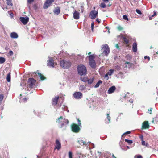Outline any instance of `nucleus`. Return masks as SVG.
<instances>
[{
    "mask_svg": "<svg viewBox=\"0 0 158 158\" xmlns=\"http://www.w3.org/2000/svg\"><path fill=\"white\" fill-rule=\"evenodd\" d=\"M137 158H142V157L141 155H139L138 156Z\"/></svg>",
    "mask_w": 158,
    "mask_h": 158,
    "instance_id": "e2e57ef3",
    "label": "nucleus"
},
{
    "mask_svg": "<svg viewBox=\"0 0 158 158\" xmlns=\"http://www.w3.org/2000/svg\"><path fill=\"white\" fill-rule=\"evenodd\" d=\"M74 97L76 99H81L82 97V94L80 92H76L73 94Z\"/></svg>",
    "mask_w": 158,
    "mask_h": 158,
    "instance_id": "1a4fd4ad",
    "label": "nucleus"
},
{
    "mask_svg": "<svg viewBox=\"0 0 158 158\" xmlns=\"http://www.w3.org/2000/svg\"><path fill=\"white\" fill-rule=\"evenodd\" d=\"M77 121H78V126L79 127H81V121L79 119H77Z\"/></svg>",
    "mask_w": 158,
    "mask_h": 158,
    "instance_id": "37998d69",
    "label": "nucleus"
},
{
    "mask_svg": "<svg viewBox=\"0 0 158 158\" xmlns=\"http://www.w3.org/2000/svg\"><path fill=\"white\" fill-rule=\"evenodd\" d=\"M126 58L127 59H129V60H130L131 59V57L130 55H128L126 56Z\"/></svg>",
    "mask_w": 158,
    "mask_h": 158,
    "instance_id": "49530a36",
    "label": "nucleus"
},
{
    "mask_svg": "<svg viewBox=\"0 0 158 158\" xmlns=\"http://www.w3.org/2000/svg\"><path fill=\"white\" fill-rule=\"evenodd\" d=\"M116 88L114 86H113L109 88L108 90V94H111L113 93L115 90Z\"/></svg>",
    "mask_w": 158,
    "mask_h": 158,
    "instance_id": "f3484780",
    "label": "nucleus"
},
{
    "mask_svg": "<svg viewBox=\"0 0 158 158\" xmlns=\"http://www.w3.org/2000/svg\"><path fill=\"white\" fill-rule=\"evenodd\" d=\"M78 74L81 76L85 75L87 74L86 67L83 64L78 65L77 67Z\"/></svg>",
    "mask_w": 158,
    "mask_h": 158,
    "instance_id": "f03ea898",
    "label": "nucleus"
},
{
    "mask_svg": "<svg viewBox=\"0 0 158 158\" xmlns=\"http://www.w3.org/2000/svg\"><path fill=\"white\" fill-rule=\"evenodd\" d=\"M122 38H123L124 41L126 43V44H128L129 43V40L123 36H122Z\"/></svg>",
    "mask_w": 158,
    "mask_h": 158,
    "instance_id": "c9c22d12",
    "label": "nucleus"
},
{
    "mask_svg": "<svg viewBox=\"0 0 158 158\" xmlns=\"http://www.w3.org/2000/svg\"><path fill=\"white\" fill-rule=\"evenodd\" d=\"M10 37L12 38L16 39L18 38V36L17 33L15 32H12L10 34Z\"/></svg>",
    "mask_w": 158,
    "mask_h": 158,
    "instance_id": "6ab92c4d",
    "label": "nucleus"
},
{
    "mask_svg": "<svg viewBox=\"0 0 158 158\" xmlns=\"http://www.w3.org/2000/svg\"><path fill=\"white\" fill-rule=\"evenodd\" d=\"M96 63L95 60L89 61V65L92 68L94 69L96 67Z\"/></svg>",
    "mask_w": 158,
    "mask_h": 158,
    "instance_id": "2eb2a0df",
    "label": "nucleus"
},
{
    "mask_svg": "<svg viewBox=\"0 0 158 158\" xmlns=\"http://www.w3.org/2000/svg\"><path fill=\"white\" fill-rule=\"evenodd\" d=\"M63 52L61 51L60 52L59 55H60V56H61V55H62V54H63Z\"/></svg>",
    "mask_w": 158,
    "mask_h": 158,
    "instance_id": "0e129e2a",
    "label": "nucleus"
},
{
    "mask_svg": "<svg viewBox=\"0 0 158 158\" xmlns=\"http://www.w3.org/2000/svg\"><path fill=\"white\" fill-rule=\"evenodd\" d=\"M94 58L95 57L94 55H89V61L91 60H94Z\"/></svg>",
    "mask_w": 158,
    "mask_h": 158,
    "instance_id": "a878e982",
    "label": "nucleus"
},
{
    "mask_svg": "<svg viewBox=\"0 0 158 158\" xmlns=\"http://www.w3.org/2000/svg\"><path fill=\"white\" fill-rule=\"evenodd\" d=\"M102 46V48L103 49V52L106 55H107L110 52V49L109 46L107 44H105Z\"/></svg>",
    "mask_w": 158,
    "mask_h": 158,
    "instance_id": "39448f33",
    "label": "nucleus"
},
{
    "mask_svg": "<svg viewBox=\"0 0 158 158\" xmlns=\"http://www.w3.org/2000/svg\"><path fill=\"white\" fill-rule=\"evenodd\" d=\"M109 114H107V117L106 118L108 119V121L107 122L106 121V123H109L110 122V117L109 116Z\"/></svg>",
    "mask_w": 158,
    "mask_h": 158,
    "instance_id": "393cba45",
    "label": "nucleus"
},
{
    "mask_svg": "<svg viewBox=\"0 0 158 158\" xmlns=\"http://www.w3.org/2000/svg\"><path fill=\"white\" fill-rule=\"evenodd\" d=\"M81 80H82V81L84 82H85L86 81H85V80H84V79Z\"/></svg>",
    "mask_w": 158,
    "mask_h": 158,
    "instance_id": "774afa93",
    "label": "nucleus"
},
{
    "mask_svg": "<svg viewBox=\"0 0 158 158\" xmlns=\"http://www.w3.org/2000/svg\"><path fill=\"white\" fill-rule=\"evenodd\" d=\"M102 82L101 80H99L98 81V82H97V83L94 86V87L95 88H97L99 86L100 84H102Z\"/></svg>",
    "mask_w": 158,
    "mask_h": 158,
    "instance_id": "5701e85b",
    "label": "nucleus"
},
{
    "mask_svg": "<svg viewBox=\"0 0 158 158\" xmlns=\"http://www.w3.org/2000/svg\"><path fill=\"white\" fill-rule=\"evenodd\" d=\"M5 61V59L4 57H0V64L4 63Z\"/></svg>",
    "mask_w": 158,
    "mask_h": 158,
    "instance_id": "c85d7f7f",
    "label": "nucleus"
},
{
    "mask_svg": "<svg viewBox=\"0 0 158 158\" xmlns=\"http://www.w3.org/2000/svg\"><path fill=\"white\" fill-rule=\"evenodd\" d=\"M136 11L139 15H141V14H142L141 12L139 9H136Z\"/></svg>",
    "mask_w": 158,
    "mask_h": 158,
    "instance_id": "79ce46f5",
    "label": "nucleus"
},
{
    "mask_svg": "<svg viewBox=\"0 0 158 158\" xmlns=\"http://www.w3.org/2000/svg\"><path fill=\"white\" fill-rule=\"evenodd\" d=\"M7 1V4L8 5H10L12 6L13 5V4L11 2L12 0H6Z\"/></svg>",
    "mask_w": 158,
    "mask_h": 158,
    "instance_id": "c756f323",
    "label": "nucleus"
},
{
    "mask_svg": "<svg viewBox=\"0 0 158 158\" xmlns=\"http://www.w3.org/2000/svg\"><path fill=\"white\" fill-rule=\"evenodd\" d=\"M79 89L80 90H83L85 89V87L84 85H81L80 86Z\"/></svg>",
    "mask_w": 158,
    "mask_h": 158,
    "instance_id": "e433bc0d",
    "label": "nucleus"
},
{
    "mask_svg": "<svg viewBox=\"0 0 158 158\" xmlns=\"http://www.w3.org/2000/svg\"><path fill=\"white\" fill-rule=\"evenodd\" d=\"M144 58L145 59H148V60L149 61L150 59V57L149 56H145L144 57Z\"/></svg>",
    "mask_w": 158,
    "mask_h": 158,
    "instance_id": "603ef678",
    "label": "nucleus"
},
{
    "mask_svg": "<svg viewBox=\"0 0 158 158\" xmlns=\"http://www.w3.org/2000/svg\"><path fill=\"white\" fill-rule=\"evenodd\" d=\"M54 0H46L44 5V8L46 9L50 6L51 4L54 2Z\"/></svg>",
    "mask_w": 158,
    "mask_h": 158,
    "instance_id": "0eeeda50",
    "label": "nucleus"
},
{
    "mask_svg": "<svg viewBox=\"0 0 158 158\" xmlns=\"http://www.w3.org/2000/svg\"><path fill=\"white\" fill-rule=\"evenodd\" d=\"M132 50L134 52H136L137 51V44L136 42H134L132 44Z\"/></svg>",
    "mask_w": 158,
    "mask_h": 158,
    "instance_id": "a211bd4d",
    "label": "nucleus"
},
{
    "mask_svg": "<svg viewBox=\"0 0 158 158\" xmlns=\"http://www.w3.org/2000/svg\"><path fill=\"white\" fill-rule=\"evenodd\" d=\"M149 127V125L148 124V122L147 121H144L142 125V128L143 129L148 128Z\"/></svg>",
    "mask_w": 158,
    "mask_h": 158,
    "instance_id": "4468645a",
    "label": "nucleus"
},
{
    "mask_svg": "<svg viewBox=\"0 0 158 158\" xmlns=\"http://www.w3.org/2000/svg\"><path fill=\"white\" fill-rule=\"evenodd\" d=\"M100 7L103 8H105L106 7V6L105 3L104 2H102L100 5Z\"/></svg>",
    "mask_w": 158,
    "mask_h": 158,
    "instance_id": "f704fd0d",
    "label": "nucleus"
},
{
    "mask_svg": "<svg viewBox=\"0 0 158 158\" xmlns=\"http://www.w3.org/2000/svg\"><path fill=\"white\" fill-rule=\"evenodd\" d=\"M9 53L10 56H12L13 54V53L12 51H10L9 52Z\"/></svg>",
    "mask_w": 158,
    "mask_h": 158,
    "instance_id": "4d7b16f0",
    "label": "nucleus"
},
{
    "mask_svg": "<svg viewBox=\"0 0 158 158\" xmlns=\"http://www.w3.org/2000/svg\"><path fill=\"white\" fill-rule=\"evenodd\" d=\"M61 148L60 142L58 139H56L55 141V149H57L58 150H60Z\"/></svg>",
    "mask_w": 158,
    "mask_h": 158,
    "instance_id": "f8f14e48",
    "label": "nucleus"
},
{
    "mask_svg": "<svg viewBox=\"0 0 158 158\" xmlns=\"http://www.w3.org/2000/svg\"><path fill=\"white\" fill-rule=\"evenodd\" d=\"M152 108H150V109H148V111H149V113L150 114H151L152 111Z\"/></svg>",
    "mask_w": 158,
    "mask_h": 158,
    "instance_id": "5fc2aeb1",
    "label": "nucleus"
},
{
    "mask_svg": "<svg viewBox=\"0 0 158 158\" xmlns=\"http://www.w3.org/2000/svg\"><path fill=\"white\" fill-rule=\"evenodd\" d=\"M47 61V65L48 66L52 67L53 68L54 67V61L52 57H48Z\"/></svg>",
    "mask_w": 158,
    "mask_h": 158,
    "instance_id": "9d476101",
    "label": "nucleus"
},
{
    "mask_svg": "<svg viewBox=\"0 0 158 158\" xmlns=\"http://www.w3.org/2000/svg\"><path fill=\"white\" fill-rule=\"evenodd\" d=\"M108 75H109L107 73H106L104 77L105 78H106V80H108Z\"/></svg>",
    "mask_w": 158,
    "mask_h": 158,
    "instance_id": "de8ad7c7",
    "label": "nucleus"
},
{
    "mask_svg": "<svg viewBox=\"0 0 158 158\" xmlns=\"http://www.w3.org/2000/svg\"><path fill=\"white\" fill-rule=\"evenodd\" d=\"M140 139L142 140H142H143V135L140 136Z\"/></svg>",
    "mask_w": 158,
    "mask_h": 158,
    "instance_id": "13d9d810",
    "label": "nucleus"
},
{
    "mask_svg": "<svg viewBox=\"0 0 158 158\" xmlns=\"http://www.w3.org/2000/svg\"><path fill=\"white\" fill-rule=\"evenodd\" d=\"M125 141L127 142L129 144H131L133 143V141L132 140H129L127 139H125Z\"/></svg>",
    "mask_w": 158,
    "mask_h": 158,
    "instance_id": "2f4dec72",
    "label": "nucleus"
},
{
    "mask_svg": "<svg viewBox=\"0 0 158 158\" xmlns=\"http://www.w3.org/2000/svg\"><path fill=\"white\" fill-rule=\"evenodd\" d=\"M10 17L11 18H13V14L12 13H10Z\"/></svg>",
    "mask_w": 158,
    "mask_h": 158,
    "instance_id": "864d4df0",
    "label": "nucleus"
},
{
    "mask_svg": "<svg viewBox=\"0 0 158 158\" xmlns=\"http://www.w3.org/2000/svg\"><path fill=\"white\" fill-rule=\"evenodd\" d=\"M19 20L24 25H26L29 21V18L27 16L26 17H21L19 18Z\"/></svg>",
    "mask_w": 158,
    "mask_h": 158,
    "instance_id": "6e6552de",
    "label": "nucleus"
},
{
    "mask_svg": "<svg viewBox=\"0 0 158 158\" xmlns=\"http://www.w3.org/2000/svg\"><path fill=\"white\" fill-rule=\"evenodd\" d=\"M114 71V70L110 69L109 71L107 73L110 76L113 73Z\"/></svg>",
    "mask_w": 158,
    "mask_h": 158,
    "instance_id": "7c9ffc66",
    "label": "nucleus"
},
{
    "mask_svg": "<svg viewBox=\"0 0 158 158\" xmlns=\"http://www.w3.org/2000/svg\"><path fill=\"white\" fill-rule=\"evenodd\" d=\"M28 99V98H23V99L22 100V99H21L20 100H21V102H26V101H27V100Z\"/></svg>",
    "mask_w": 158,
    "mask_h": 158,
    "instance_id": "58836bf2",
    "label": "nucleus"
},
{
    "mask_svg": "<svg viewBox=\"0 0 158 158\" xmlns=\"http://www.w3.org/2000/svg\"><path fill=\"white\" fill-rule=\"evenodd\" d=\"M129 102L130 103H132L133 102V101L132 100H129Z\"/></svg>",
    "mask_w": 158,
    "mask_h": 158,
    "instance_id": "69168bd1",
    "label": "nucleus"
},
{
    "mask_svg": "<svg viewBox=\"0 0 158 158\" xmlns=\"http://www.w3.org/2000/svg\"><path fill=\"white\" fill-rule=\"evenodd\" d=\"M153 13H154L152 15V16H151L152 17H153L154 16L156 15V11H153Z\"/></svg>",
    "mask_w": 158,
    "mask_h": 158,
    "instance_id": "6e6d98bb",
    "label": "nucleus"
},
{
    "mask_svg": "<svg viewBox=\"0 0 158 158\" xmlns=\"http://www.w3.org/2000/svg\"><path fill=\"white\" fill-rule=\"evenodd\" d=\"M126 64H130V66L129 67H131V64L130 63V62H126Z\"/></svg>",
    "mask_w": 158,
    "mask_h": 158,
    "instance_id": "680f3d73",
    "label": "nucleus"
},
{
    "mask_svg": "<svg viewBox=\"0 0 158 158\" xmlns=\"http://www.w3.org/2000/svg\"><path fill=\"white\" fill-rule=\"evenodd\" d=\"M68 157L69 158H73V153L71 151H69L68 152Z\"/></svg>",
    "mask_w": 158,
    "mask_h": 158,
    "instance_id": "473e14b6",
    "label": "nucleus"
},
{
    "mask_svg": "<svg viewBox=\"0 0 158 158\" xmlns=\"http://www.w3.org/2000/svg\"><path fill=\"white\" fill-rule=\"evenodd\" d=\"M35 82L36 81L33 78H29L28 81L29 87L32 88L33 85H35Z\"/></svg>",
    "mask_w": 158,
    "mask_h": 158,
    "instance_id": "423d86ee",
    "label": "nucleus"
},
{
    "mask_svg": "<svg viewBox=\"0 0 158 158\" xmlns=\"http://www.w3.org/2000/svg\"><path fill=\"white\" fill-rule=\"evenodd\" d=\"M94 26V22H93L91 23V30L93 32V31Z\"/></svg>",
    "mask_w": 158,
    "mask_h": 158,
    "instance_id": "ea45409f",
    "label": "nucleus"
},
{
    "mask_svg": "<svg viewBox=\"0 0 158 158\" xmlns=\"http://www.w3.org/2000/svg\"><path fill=\"white\" fill-rule=\"evenodd\" d=\"M98 12L95 10H92L90 13L89 16L92 19L96 18L98 15Z\"/></svg>",
    "mask_w": 158,
    "mask_h": 158,
    "instance_id": "9b49d317",
    "label": "nucleus"
},
{
    "mask_svg": "<svg viewBox=\"0 0 158 158\" xmlns=\"http://www.w3.org/2000/svg\"><path fill=\"white\" fill-rule=\"evenodd\" d=\"M94 81V78H92L89 79H88L86 80V81H87L88 83V84H90L92 83Z\"/></svg>",
    "mask_w": 158,
    "mask_h": 158,
    "instance_id": "cd10ccee",
    "label": "nucleus"
},
{
    "mask_svg": "<svg viewBox=\"0 0 158 158\" xmlns=\"http://www.w3.org/2000/svg\"><path fill=\"white\" fill-rule=\"evenodd\" d=\"M56 122L58 123V126L60 128H63V130H64L66 129L69 121L67 119L60 116Z\"/></svg>",
    "mask_w": 158,
    "mask_h": 158,
    "instance_id": "f257e3e1",
    "label": "nucleus"
},
{
    "mask_svg": "<svg viewBox=\"0 0 158 158\" xmlns=\"http://www.w3.org/2000/svg\"><path fill=\"white\" fill-rule=\"evenodd\" d=\"M117 28L118 30L120 31L122 30L123 29V27H122L120 26H118Z\"/></svg>",
    "mask_w": 158,
    "mask_h": 158,
    "instance_id": "09e8293b",
    "label": "nucleus"
},
{
    "mask_svg": "<svg viewBox=\"0 0 158 158\" xmlns=\"http://www.w3.org/2000/svg\"><path fill=\"white\" fill-rule=\"evenodd\" d=\"M59 98V97H56L52 99V104L54 105H56L57 102Z\"/></svg>",
    "mask_w": 158,
    "mask_h": 158,
    "instance_id": "dca6fc26",
    "label": "nucleus"
},
{
    "mask_svg": "<svg viewBox=\"0 0 158 158\" xmlns=\"http://www.w3.org/2000/svg\"><path fill=\"white\" fill-rule=\"evenodd\" d=\"M71 63L70 61L67 60H63L60 62V65L61 67L64 69H67L70 67Z\"/></svg>",
    "mask_w": 158,
    "mask_h": 158,
    "instance_id": "7ed1b4c3",
    "label": "nucleus"
},
{
    "mask_svg": "<svg viewBox=\"0 0 158 158\" xmlns=\"http://www.w3.org/2000/svg\"><path fill=\"white\" fill-rule=\"evenodd\" d=\"M4 98V95L2 94H0V106L1 105L2 102V100Z\"/></svg>",
    "mask_w": 158,
    "mask_h": 158,
    "instance_id": "bb28decb",
    "label": "nucleus"
},
{
    "mask_svg": "<svg viewBox=\"0 0 158 158\" xmlns=\"http://www.w3.org/2000/svg\"><path fill=\"white\" fill-rule=\"evenodd\" d=\"M38 74L39 77H40V79L41 80H43L45 79V77L41 73H38Z\"/></svg>",
    "mask_w": 158,
    "mask_h": 158,
    "instance_id": "4be33fe9",
    "label": "nucleus"
},
{
    "mask_svg": "<svg viewBox=\"0 0 158 158\" xmlns=\"http://www.w3.org/2000/svg\"><path fill=\"white\" fill-rule=\"evenodd\" d=\"M123 19L126 20H128V19L127 15H124L123 16Z\"/></svg>",
    "mask_w": 158,
    "mask_h": 158,
    "instance_id": "a19ab883",
    "label": "nucleus"
},
{
    "mask_svg": "<svg viewBox=\"0 0 158 158\" xmlns=\"http://www.w3.org/2000/svg\"><path fill=\"white\" fill-rule=\"evenodd\" d=\"M81 9L82 13H83L84 10V7L83 6H81Z\"/></svg>",
    "mask_w": 158,
    "mask_h": 158,
    "instance_id": "3c124183",
    "label": "nucleus"
},
{
    "mask_svg": "<svg viewBox=\"0 0 158 158\" xmlns=\"http://www.w3.org/2000/svg\"><path fill=\"white\" fill-rule=\"evenodd\" d=\"M74 18L75 19H79V13L75 11L73 14Z\"/></svg>",
    "mask_w": 158,
    "mask_h": 158,
    "instance_id": "ddd939ff",
    "label": "nucleus"
},
{
    "mask_svg": "<svg viewBox=\"0 0 158 158\" xmlns=\"http://www.w3.org/2000/svg\"><path fill=\"white\" fill-rule=\"evenodd\" d=\"M53 12L55 14L57 15L59 14L60 12V8H57L54 10Z\"/></svg>",
    "mask_w": 158,
    "mask_h": 158,
    "instance_id": "aec40b11",
    "label": "nucleus"
},
{
    "mask_svg": "<svg viewBox=\"0 0 158 158\" xmlns=\"http://www.w3.org/2000/svg\"><path fill=\"white\" fill-rule=\"evenodd\" d=\"M115 47L117 49H119V45L118 44H116L115 45Z\"/></svg>",
    "mask_w": 158,
    "mask_h": 158,
    "instance_id": "bf43d9fd",
    "label": "nucleus"
},
{
    "mask_svg": "<svg viewBox=\"0 0 158 158\" xmlns=\"http://www.w3.org/2000/svg\"><path fill=\"white\" fill-rule=\"evenodd\" d=\"M34 0H27V2L29 4H31Z\"/></svg>",
    "mask_w": 158,
    "mask_h": 158,
    "instance_id": "8fccbe9b",
    "label": "nucleus"
},
{
    "mask_svg": "<svg viewBox=\"0 0 158 158\" xmlns=\"http://www.w3.org/2000/svg\"><path fill=\"white\" fill-rule=\"evenodd\" d=\"M109 0H102V1L104 2H107L109 1Z\"/></svg>",
    "mask_w": 158,
    "mask_h": 158,
    "instance_id": "338daca9",
    "label": "nucleus"
},
{
    "mask_svg": "<svg viewBox=\"0 0 158 158\" xmlns=\"http://www.w3.org/2000/svg\"><path fill=\"white\" fill-rule=\"evenodd\" d=\"M77 142L81 145H86L85 143L86 142H84L82 140H79L77 141Z\"/></svg>",
    "mask_w": 158,
    "mask_h": 158,
    "instance_id": "412c9836",
    "label": "nucleus"
},
{
    "mask_svg": "<svg viewBox=\"0 0 158 158\" xmlns=\"http://www.w3.org/2000/svg\"><path fill=\"white\" fill-rule=\"evenodd\" d=\"M114 68L115 69L118 70H120L121 69L120 67L118 65H115Z\"/></svg>",
    "mask_w": 158,
    "mask_h": 158,
    "instance_id": "4c0bfd02",
    "label": "nucleus"
},
{
    "mask_svg": "<svg viewBox=\"0 0 158 158\" xmlns=\"http://www.w3.org/2000/svg\"><path fill=\"white\" fill-rule=\"evenodd\" d=\"M72 131L75 133H77L79 131L80 128L76 124L73 123L71 125Z\"/></svg>",
    "mask_w": 158,
    "mask_h": 158,
    "instance_id": "20e7f679",
    "label": "nucleus"
},
{
    "mask_svg": "<svg viewBox=\"0 0 158 158\" xmlns=\"http://www.w3.org/2000/svg\"><path fill=\"white\" fill-rule=\"evenodd\" d=\"M130 133H131L130 131H127L126 132L124 133V134H123L122 135V137H123V136L125 135L130 134Z\"/></svg>",
    "mask_w": 158,
    "mask_h": 158,
    "instance_id": "a18cd8bd",
    "label": "nucleus"
},
{
    "mask_svg": "<svg viewBox=\"0 0 158 158\" xmlns=\"http://www.w3.org/2000/svg\"><path fill=\"white\" fill-rule=\"evenodd\" d=\"M96 21L98 22V23H99L100 22V21L99 20V19H96Z\"/></svg>",
    "mask_w": 158,
    "mask_h": 158,
    "instance_id": "052dcab7",
    "label": "nucleus"
},
{
    "mask_svg": "<svg viewBox=\"0 0 158 158\" xmlns=\"http://www.w3.org/2000/svg\"><path fill=\"white\" fill-rule=\"evenodd\" d=\"M62 109L64 110L67 111L68 112H69V110L68 109L67 107L65 105H63L62 106Z\"/></svg>",
    "mask_w": 158,
    "mask_h": 158,
    "instance_id": "72a5a7b5",
    "label": "nucleus"
},
{
    "mask_svg": "<svg viewBox=\"0 0 158 158\" xmlns=\"http://www.w3.org/2000/svg\"><path fill=\"white\" fill-rule=\"evenodd\" d=\"M6 80L8 82H9L10 81V73H9L7 75Z\"/></svg>",
    "mask_w": 158,
    "mask_h": 158,
    "instance_id": "b1692460",
    "label": "nucleus"
},
{
    "mask_svg": "<svg viewBox=\"0 0 158 158\" xmlns=\"http://www.w3.org/2000/svg\"><path fill=\"white\" fill-rule=\"evenodd\" d=\"M142 144L143 146H147V145L148 144L147 143L146 144V143L145 141H144V140H142Z\"/></svg>",
    "mask_w": 158,
    "mask_h": 158,
    "instance_id": "c03bdc74",
    "label": "nucleus"
}]
</instances>
